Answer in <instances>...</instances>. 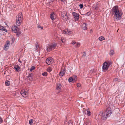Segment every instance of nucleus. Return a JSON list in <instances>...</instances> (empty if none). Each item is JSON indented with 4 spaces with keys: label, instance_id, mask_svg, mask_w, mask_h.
I'll use <instances>...</instances> for the list:
<instances>
[{
    "label": "nucleus",
    "instance_id": "nucleus-1",
    "mask_svg": "<svg viewBox=\"0 0 125 125\" xmlns=\"http://www.w3.org/2000/svg\"><path fill=\"white\" fill-rule=\"evenodd\" d=\"M111 11L113 13V14H114V18L117 20H120L121 18L122 14L120 12L117 6H114L111 9Z\"/></svg>",
    "mask_w": 125,
    "mask_h": 125
},
{
    "label": "nucleus",
    "instance_id": "nucleus-2",
    "mask_svg": "<svg viewBox=\"0 0 125 125\" xmlns=\"http://www.w3.org/2000/svg\"><path fill=\"white\" fill-rule=\"evenodd\" d=\"M112 113L111 108L110 107L107 108L104 112H103L101 114L102 118L104 120L106 119L111 115Z\"/></svg>",
    "mask_w": 125,
    "mask_h": 125
},
{
    "label": "nucleus",
    "instance_id": "nucleus-3",
    "mask_svg": "<svg viewBox=\"0 0 125 125\" xmlns=\"http://www.w3.org/2000/svg\"><path fill=\"white\" fill-rule=\"evenodd\" d=\"M12 31L16 33L17 36L19 37L21 34L20 30L16 25L13 26L11 28Z\"/></svg>",
    "mask_w": 125,
    "mask_h": 125
},
{
    "label": "nucleus",
    "instance_id": "nucleus-4",
    "mask_svg": "<svg viewBox=\"0 0 125 125\" xmlns=\"http://www.w3.org/2000/svg\"><path fill=\"white\" fill-rule=\"evenodd\" d=\"M22 16L21 13H20L17 18L16 24L18 26H20L21 24Z\"/></svg>",
    "mask_w": 125,
    "mask_h": 125
},
{
    "label": "nucleus",
    "instance_id": "nucleus-5",
    "mask_svg": "<svg viewBox=\"0 0 125 125\" xmlns=\"http://www.w3.org/2000/svg\"><path fill=\"white\" fill-rule=\"evenodd\" d=\"M112 63L109 61L107 62H105L103 64L102 69L103 70L105 71L107 70L109 67L111 65Z\"/></svg>",
    "mask_w": 125,
    "mask_h": 125
},
{
    "label": "nucleus",
    "instance_id": "nucleus-6",
    "mask_svg": "<svg viewBox=\"0 0 125 125\" xmlns=\"http://www.w3.org/2000/svg\"><path fill=\"white\" fill-rule=\"evenodd\" d=\"M62 17L63 20L66 21L69 19L70 16V14L66 12H63L62 14Z\"/></svg>",
    "mask_w": 125,
    "mask_h": 125
},
{
    "label": "nucleus",
    "instance_id": "nucleus-7",
    "mask_svg": "<svg viewBox=\"0 0 125 125\" xmlns=\"http://www.w3.org/2000/svg\"><path fill=\"white\" fill-rule=\"evenodd\" d=\"M57 46V44L53 42L49 44L48 46L47 47V51L50 52L56 48Z\"/></svg>",
    "mask_w": 125,
    "mask_h": 125
},
{
    "label": "nucleus",
    "instance_id": "nucleus-8",
    "mask_svg": "<svg viewBox=\"0 0 125 125\" xmlns=\"http://www.w3.org/2000/svg\"><path fill=\"white\" fill-rule=\"evenodd\" d=\"M72 15L73 19L75 21H77L79 20V13L73 12L72 13Z\"/></svg>",
    "mask_w": 125,
    "mask_h": 125
},
{
    "label": "nucleus",
    "instance_id": "nucleus-9",
    "mask_svg": "<svg viewBox=\"0 0 125 125\" xmlns=\"http://www.w3.org/2000/svg\"><path fill=\"white\" fill-rule=\"evenodd\" d=\"M21 95L24 97H26L27 95V92L25 89H23L21 91Z\"/></svg>",
    "mask_w": 125,
    "mask_h": 125
},
{
    "label": "nucleus",
    "instance_id": "nucleus-10",
    "mask_svg": "<svg viewBox=\"0 0 125 125\" xmlns=\"http://www.w3.org/2000/svg\"><path fill=\"white\" fill-rule=\"evenodd\" d=\"M46 62L47 64L48 65H50L52 64L53 62L52 58L51 57L48 58L46 60Z\"/></svg>",
    "mask_w": 125,
    "mask_h": 125
},
{
    "label": "nucleus",
    "instance_id": "nucleus-11",
    "mask_svg": "<svg viewBox=\"0 0 125 125\" xmlns=\"http://www.w3.org/2000/svg\"><path fill=\"white\" fill-rule=\"evenodd\" d=\"M10 45V42L9 41H7L4 47V49L6 51H7Z\"/></svg>",
    "mask_w": 125,
    "mask_h": 125
},
{
    "label": "nucleus",
    "instance_id": "nucleus-12",
    "mask_svg": "<svg viewBox=\"0 0 125 125\" xmlns=\"http://www.w3.org/2000/svg\"><path fill=\"white\" fill-rule=\"evenodd\" d=\"M50 18L52 21H54L56 18V14L54 12H52L50 15Z\"/></svg>",
    "mask_w": 125,
    "mask_h": 125
},
{
    "label": "nucleus",
    "instance_id": "nucleus-13",
    "mask_svg": "<svg viewBox=\"0 0 125 125\" xmlns=\"http://www.w3.org/2000/svg\"><path fill=\"white\" fill-rule=\"evenodd\" d=\"M15 70L17 72H19L20 71V67L18 65H15L14 66Z\"/></svg>",
    "mask_w": 125,
    "mask_h": 125
},
{
    "label": "nucleus",
    "instance_id": "nucleus-14",
    "mask_svg": "<svg viewBox=\"0 0 125 125\" xmlns=\"http://www.w3.org/2000/svg\"><path fill=\"white\" fill-rule=\"evenodd\" d=\"M62 32L64 34H71V32L70 31H68L67 30H65L62 31Z\"/></svg>",
    "mask_w": 125,
    "mask_h": 125
},
{
    "label": "nucleus",
    "instance_id": "nucleus-15",
    "mask_svg": "<svg viewBox=\"0 0 125 125\" xmlns=\"http://www.w3.org/2000/svg\"><path fill=\"white\" fill-rule=\"evenodd\" d=\"M62 87V85L60 83H57L56 84V89L59 90L61 89Z\"/></svg>",
    "mask_w": 125,
    "mask_h": 125
},
{
    "label": "nucleus",
    "instance_id": "nucleus-16",
    "mask_svg": "<svg viewBox=\"0 0 125 125\" xmlns=\"http://www.w3.org/2000/svg\"><path fill=\"white\" fill-rule=\"evenodd\" d=\"M4 27L0 25V30H1L2 31H4L5 32H7V30L5 28H4Z\"/></svg>",
    "mask_w": 125,
    "mask_h": 125
},
{
    "label": "nucleus",
    "instance_id": "nucleus-17",
    "mask_svg": "<svg viewBox=\"0 0 125 125\" xmlns=\"http://www.w3.org/2000/svg\"><path fill=\"white\" fill-rule=\"evenodd\" d=\"M87 25L85 23H83L82 25V27L83 30H85L87 28Z\"/></svg>",
    "mask_w": 125,
    "mask_h": 125
},
{
    "label": "nucleus",
    "instance_id": "nucleus-18",
    "mask_svg": "<svg viewBox=\"0 0 125 125\" xmlns=\"http://www.w3.org/2000/svg\"><path fill=\"white\" fill-rule=\"evenodd\" d=\"M28 78H29V80L32 81L33 80L32 76L31 74H29L28 76Z\"/></svg>",
    "mask_w": 125,
    "mask_h": 125
},
{
    "label": "nucleus",
    "instance_id": "nucleus-19",
    "mask_svg": "<svg viewBox=\"0 0 125 125\" xmlns=\"http://www.w3.org/2000/svg\"><path fill=\"white\" fill-rule=\"evenodd\" d=\"M65 73V71L63 70L60 72L59 74L60 76H63L64 75Z\"/></svg>",
    "mask_w": 125,
    "mask_h": 125
},
{
    "label": "nucleus",
    "instance_id": "nucleus-20",
    "mask_svg": "<svg viewBox=\"0 0 125 125\" xmlns=\"http://www.w3.org/2000/svg\"><path fill=\"white\" fill-rule=\"evenodd\" d=\"M5 84L7 86H9L10 85V82L9 81H8L7 80H6L5 82Z\"/></svg>",
    "mask_w": 125,
    "mask_h": 125
},
{
    "label": "nucleus",
    "instance_id": "nucleus-21",
    "mask_svg": "<svg viewBox=\"0 0 125 125\" xmlns=\"http://www.w3.org/2000/svg\"><path fill=\"white\" fill-rule=\"evenodd\" d=\"M104 39V38L103 36H101L99 38V40L101 41H102Z\"/></svg>",
    "mask_w": 125,
    "mask_h": 125
},
{
    "label": "nucleus",
    "instance_id": "nucleus-22",
    "mask_svg": "<svg viewBox=\"0 0 125 125\" xmlns=\"http://www.w3.org/2000/svg\"><path fill=\"white\" fill-rule=\"evenodd\" d=\"M114 54V51L113 50H111L110 52V56H112Z\"/></svg>",
    "mask_w": 125,
    "mask_h": 125
},
{
    "label": "nucleus",
    "instance_id": "nucleus-23",
    "mask_svg": "<svg viewBox=\"0 0 125 125\" xmlns=\"http://www.w3.org/2000/svg\"><path fill=\"white\" fill-rule=\"evenodd\" d=\"M48 74V73L47 72H44L43 73L42 75L44 76H46Z\"/></svg>",
    "mask_w": 125,
    "mask_h": 125
},
{
    "label": "nucleus",
    "instance_id": "nucleus-24",
    "mask_svg": "<svg viewBox=\"0 0 125 125\" xmlns=\"http://www.w3.org/2000/svg\"><path fill=\"white\" fill-rule=\"evenodd\" d=\"M91 114V113L88 110L87 112V115L88 116H90Z\"/></svg>",
    "mask_w": 125,
    "mask_h": 125
},
{
    "label": "nucleus",
    "instance_id": "nucleus-25",
    "mask_svg": "<svg viewBox=\"0 0 125 125\" xmlns=\"http://www.w3.org/2000/svg\"><path fill=\"white\" fill-rule=\"evenodd\" d=\"M91 12L89 11L86 13L85 15L87 16H89L91 15Z\"/></svg>",
    "mask_w": 125,
    "mask_h": 125
},
{
    "label": "nucleus",
    "instance_id": "nucleus-26",
    "mask_svg": "<svg viewBox=\"0 0 125 125\" xmlns=\"http://www.w3.org/2000/svg\"><path fill=\"white\" fill-rule=\"evenodd\" d=\"M61 40L62 42L63 43H65L66 42L65 39L62 37L61 38Z\"/></svg>",
    "mask_w": 125,
    "mask_h": 125
},
{
    "label": "nucleus",
    "instance_id": "nucleus-27",
    "mask_svg": "<svg viewBox=\"0 0 125 125\" xmlns=\"http://www.w3.org/2000/svg\"><path fill=\"white\" fill-rule=\"evenodd\" d=\"M52 71V68L50 67H48L47 69V71L48 72H50Z\"/></svg>",
    "mask_w": 125,
    "mask_h": 125
},
{
    "label": "nucleus",
    "instance_id": "nucleus-28",
    "mask_svg": "<svg viewBox=\"0 0 125 125\" xmlns=\"http://www.w3.org/2000/svg\"><path fill=\"white\" fill-rule=\"evenodd\" d=\"M35 68V67L34 66H32L30 69V71L31 72L32 70H34Z\"/></svg>",
    "mask_w": 125,
    "mask_h": 125
},
{
    "label": "nucleus",
    "instance_id": "nucleus-29",
    "mask_svg": "<svg viewBox=\"0 0 125 125\" xmlns=\"http://www.w3.org/2000/svg\"><path fill=\"white\" fill-rule=\"evenodd\" d=\"M68 80L69 82H71L73 80V79L72 77H70L69 79Z\"/></svg>",
    "mask_w": 125,
    "mask_h": 125
},
{
    "label": "nucleus",
    "instance_id": "nucleus-30",
    "mask_svg": "<svg viewBox=\"0 0 125 125\" xmlns=\"http://www.w3.org/2000/svg\"><path fill=\"white\" fill-rule=\"evenodd\" d=\"M33 120L32 119H31L29 121V123L30 125H31L33 122Z\"/></svg>",
    "mask_w": 125,
    "mask_h": 125
},
{
    "label": "nucleus",
    "instance_id": "nucleus-31",
    "mask_svg": "<svg viewBox=\"0 0 125 125\" xmlns=\"http://www.w3.org/2000/svg\"><path fill=\"white\" fill-rule=\"evenodd\" d=\"M80 46V43L79 42H77L76 43V46L77 47H79Z\"/></svg>",
    "mask_w": 125,
    "mask_h": 125
},
{
    "label": "nucleus",
    "instance_id": "nucleus-32",
    "mask_svg": "<svg viewBox=\"0 0 125 125\" xmlns=\"http://www.w3.org/2000/svg\"><path fill=\"white\" fill-rule=\"evenodd\" d=\"M73 78V79L74 81L75 82L77 81V76H74Z\"/></svg>",
    "mask_w": 125,
    "mask_h": 125
},
{
    "label": "nucleus",
    "instance_id": "nucleus-33",
    "mask_svg": "<svg viewBox=\"0 0 125 125\" xmlns=\"http://www.w3.org/2000/svg\"><path fill=\"white\" fill-rule=\"evenodd\" d=\"M79 6L81 9L83 7V4H80L79 5Z\"/></svg>",
    "mask_w": 125,
    "mask_h": 125
},
{
    "label": "nucleus",
    "instance_id": "nucleus-34",
    "mask_svg": "<svg viewBox=\"0 0 125 125\" xmlns=\"http://www.w3.org/2000/svg\"><path fill=\"white\" fill-rule=\"evenodd\" d=\"M35 50H37L38 49V48H39V45L38 44H37L36 45H35Z\"/></svg>",
    "mask_w": 125,
    "mask_h": 125
},
{
    "label": "nucleus",
    "instance_id": "nucleus-35",
    "mask_svg": "<svg viewBox=\"0 0 125 125\" xmlns=\"http://www.w3.org/2000/svg\"><path fill=\"white\" fill-rule=\"evenodd\" d=\"M38 28H41V29H43V27H41L40 25H38L37 26Z\"/></svg>",
    "mask_w": 125,
    "mask_h": 125
},
{
    "label": "nucleus",
    "instance_id": "nucleus-36",
    "mask_svg": "<svg viewBox=\"0 0 125 125\" xmlns=\"http://www.w3.org/2000/svg\"><path fill=\"white\" fill-rule=\"evenodd\" d=\"M76 43V42L74 41H73L72 42V43L74 45Z\"/></svg>",
    "mask_w": 125,
    "mask_h": 125
},
{
    "label": "nucleus",
    "instance_id": "nucleus-37",
    "mask_svg": "<svg viewBox=\"0 0 125 125\" xmlns=\"http://www.w3.org/2000/svg\"><path fill=\"white\" fill-rule=\"evenodd\" d=\"M77 87H80L81 86V84L80 83H77Z\"/></svg>",
    "mask_w": 125,
    "mask_h": 125
},
{
    "label": "nucleus",
    "instance_id": "nucleus-38",
    "mask_svg": "<svg viewBox=\"0 0 125 125\" xmlns=\"http://www.w3.org/2000/svg\"><path fill=\"white\" fill-rule=\"evenodd\" d=\"M2 121L3 120L0 117V123H2Z\"/></svg>",
    "mask_w": 125,
    "mask_h": 125
},
{
    "label": "nucleus",
    "instance_id": "nucleus-39",
    "mask_svg": "<svg viewBox=\"0 0 125 125\" xmlns=\"http://www.w3.org/2000/svg\"><path fill=\"white\" fill-rule=\"evenodd\" d=\"M86 54L85 52H84V53H83V56H85L86 55Z\"/></svg>",
    "mask_w": 125,
    "mask_h": 125
},
{
    "label": "nucleus",
    "instance_id": "nucleus-40",
    "mask_svg": "<svg viewBox=\"0 0 125 125\" xmlns=\"http://www.w3.org/2000/svg\"><path fill=\"white\" fill-rule=\"evenodd\" d=\"M18 61L19 62H20L21 63H22V62L20 60V59L19 58L18 59Z\"/></svg>",
    "mask_w": 125,
    "mask_h": 125
},
{
    "label": "nucleus",
    "instance_id": "nucleus-41",
    "mask_svg": "<svg viewBox=\"0 0 125 125\" xmlns=\"http://www.w3.org/2000/svg\"><path fill=\"white\" fill-rule=\"evenodd\" d=\"M115 81H117L118 80V79L117 78H115Z\"/></svg>",
    "mask_w": 125,
    "mask_h": 125
},
{
    "label": "nucleus",
    "instance_id": "nucleus-42",
    "mask_svg": "<svg viewBox=\"0 0 125 125\" xmlns=\"http://www.w3.org/2000/svg\"><path fill=\"white\" fill-rule=\"evenodd\" d=\"M65 0H61L62 1V2H64Z\"/></svg>",
    "mask_w": 125,
    "mask_h": 125
},
{
    "label": "nucleus",
    "instance_id": "nucleus-43",
    "mask_svg": "<svg viewBox=\"0 0 125 125\" xmlns=\"http://www.w3.org/2000/svg\"><path fill=\"white\" fill-rule=\"evenodd\" d=\"M70 122H68V124H70Z\"/></svg>",
    "mask_w": 125,
    "mask_h": 125
},
{
    "label": "nucleus",
    "instance_id": "nucleus-44",
    "mask_svg": "<svg viewBox=\"0 0 125 125\" xmlns=\"http://www.w3.org/2000/svg\"><path fill=\"white\" fill-rule=\"evenodd\" d=\"M66 122V121H64V122L65 123V122Z\"/></svg>",
    "mask_w": 125,
    "mask_h": 125
},
{
    "label": "nucleus",
    "instance_id": "nucleus-45",
    "mask_svg": "<svg viewBox=\"0 0 125 125\" xmlns=\"http://www.w3.org/2000/svg\"><path fill=\"white\" fill-rule=\"evenodd\" d=\"M87 125L86 124V125Z\"/></svg>",
    "mask_w": 125,
    "mask_h": 125
}]
</instances>
